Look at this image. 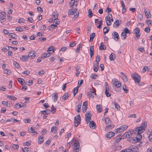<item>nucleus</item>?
I'll return each instance as SVG.
<instances>
[{"label":"nucleus","instance_id":"f03ea898","mask_svg":"<svg viewBox=\"0 0 152 152\" xmlns=\"http://www.w3.org/2000/svg\"><path fill=\"white\" fill-rule=\"evenodd\" d=\"M147 122L146 121H144L142 123L140 126L138 127L135 129V131L137 133H141L143 132L145 130V128L147 126Z\"/></svg>","mask_w":152,"mask_h":152},{"label":"nucleus","instance_id":"e433bc0d","mask_svg":"<svg viewBox=\"0 0 152 152\" xmlns=\"http://www.w3.org/2000/svg\"><path fill=\"white\" fill-rule=\"evenodd\" d=\"M55 95L53 96L54 102H55L57 100L58 98V94L57 93H54Z\"/></svg>","mask_w":152,"mask_h":152},{"label":"nucleus","instance_id":"a211bd4d","mask_svg":"<svg viewBox=\"0 0 152 152\" xmlns=\"http://www.w3.org/2000/svg\"><path fill=\"white\" fill-rule=\"evenodd\" d=\"M58 14L56 11L54 12L53 14V18H52L54 20H56V19L58 18Z\"/></svg>","mask_w":152,"mask_h":152},{"label":"nucleus","instance_id":"49530a36","mask_svg":"<svg viewBox=\"0 0 152 152\" xmlns=\"http://www.w3.org/2000/svg\"><path fill=\"white\" fill-rule=\"evenodd\" d=\"M104 120L106 124H109L110 123V120L109 118H105Z\"/></svg>","mask_w":152,"mask_h":152},{"label":"nucleus","instance_id":"2eb2a0df","mask_svg":"<svg viewBox=\"0 0 152 152\" xmlns=\"http://www.w3.org/2000/svg\"><path fill=\"white\" fill-rule=\"evenodd\" d=\"M99 68V63H96L93 66L94 70L95 72H97Z\"/></svg>","mask_w":152,"mask_h":152},{"label":"nucleus","instance_id":"f257e3e1","mask_svg":"<svg viewBox=\"0 0 152 152\" xmlns=\"http://www.w3.org/2000/svg\"><path fill=\"white\" fill-rule=\"evenodd\" d=\"M71 144L73 145L72 148L73 152H78L79 151L80 145L78 141H77L76 140H72L71 142H69L67 143V146L70 147Z\"/></svg>","mask_w":152,"mask_h":152},{"label":"nucleus","instance_id":"9b49d317","mask_svg":"<svg viewBox=\"0 0 152 152\" xmlns=\"http://www.w3.org/2000/svg\"><path fill=\"white\" fill-rule=\"evenodd\" d=\"M90 55L91 56V58L92 56L94 55V46L92 45L91 46L90 48Z\"/></svg>","mask_w":152,"mask_h":152},{"label":"nucleus","instance_id":"e2e57ef3","mask_svg":"<svg viewBox=\"0 0 152 152\" xmlns=\"http://www.w3.org/2000/svg\"><path fill=\"white\" fill-rule=\"evenodd\" d=\"M131 150L130 149H126L121 151V152H130Z\"/></svg>","mask_w":152,"mask_h":152},{"label":"nucleus","instance_id":"a878e982","mask_svg":"<svg viewBox=\"0 0 152 152\" xmlns=\"http://www.w3.org/2000/svg\"><path fill=\"white\" fill-rule=\"evenodd\" d=\"M109 89L108 88H106V89L105 90V94L107 97H109L111 96V94L109 93Z\"/></svg>","mask_w":152,"mask_h":152},{"label":"nucleus","instance_id":"13d9d810","mask_svg":"<svg viewBox=\"0 0 152 152\" xmlns=\"http://www.w3.org/2000/svg\"><path fill=\"white\" fill-rule=\"evenodd\" d=\"M99 25L97 26V28H101V26L102 25V20H100L99 21Z\"/></svg>","mask_w":152,"mask_h":152},{"label":"nucleus","instance_id":"2f4dec72","mask_svg":"<svg viewBox=\"0 0 152 152\" xmlns=\"http://www.w3.org/2000/svg\"><path fill=\"white\" fill-rule=\"evenodd\" d=\"M95 37V34L94 33H92L90 35V40L89 41H92Z\"/></svg>","mask_w":152,"mask_h":152},{"label":"nucleus","instance_id":"412c9836","mask_svg":"<svg viewBox=\"0 0 152 152\" xmlns=\"http://www.w3.org/2000/svg\"><path fill=\"white\" fill-rule=\"evenodd\" d=\"M82 48V45L80 44L77 46V47L76 49L75 50V51L77 53H78L81 50Z\"/></svg>","mask_w":152,"mask_h":152},{"label":"nucleus","instance_id":"1a4fd4ad","mask_svg":"<svg viewBox=\"0 0 152 152\" xmlns=\"http://www.w3.org/2000/svg\"><path fill=\"white\" fill-rule=\"evenodd\" d=\"M89 126L90 128L92 129H94L95 128V124L93 121H91L89 124Z\"/></svg>","mask_w":152,"mask_h":152},{"label":"nucleus","instance_id":"b1692460","mask_svg":"<svg viewBox=\"0 0 152 152\" xmlns=\"http://www.w3.org/2000/svg\"><path fill=\"white\" fill-rule=\"evenodd\" d=\"M39 140L38 143L39 144H40L42 143L43 141V137L42 136H40L39 137Z\"/></svg>","mask_w":152,"mask_h":152},{"label":"nucleus","instance_id":"dca6fc26","mask_svg":"<svg viewBox=\"0 0 152 152\" xmlns=\"http://www.w3.org/2000/svg\"><path fill=\"white\" fill-rule=\"evenodd\" d=\"M20 58L23 61H26L28 60V57L26 56H22L20 57Z\"/></svg>","mask_w":152,"mask_h":152},{"label":"nucleus","instance_id":"6e6552de","mask_svg":"<svg viewBox=\"0 0 152 152\" xmlns=\"http://www.w3.org/2000/svg\"><path fill=\"white\" fill-rule=\"evenodd\" d=\"M129 141L133 143L138 142L136 137H132L129 138Z\"/></svg>","mask_w":152,"mask_h":152},{"label":"nucleus","instance_id":"5701e85b","mask_svg":"<svg viewBox=\"0 0 152 152\" xmlns=\"http://www.w3.org/2000/svg\"><path fill=\"white\" fill-rule=\"evenodd\" d=\"M69 96H68V93H66L63 95L62 97V99L64 100L67 99L69 97Z\"/></svg>","mask_w":152,"mask_h":152},{"label":"nucleus","instance_id":"ea45409f","mask_svg":"<svg viewBox=\"0 0 152 152\" xmlns=\"http://www.w3.org/2000/svg\"><path fill=\"white\" fill-rule=\"evenodd\" d=\"M81 103H79L77 108V112H79L80 111V109L81 108Z\"/></svg>","mask_w":152,"mask_h":152},{"label":"nucleus","instance_id":"39448f33","mask_svg":"<svg viewBox=\"0 0 152 152\" xmlns=\"http://www.w3.org/2000/svg\"><path fill=\"white\" fill-rule=\"evenodd\" d=\"M114 85V86L117 88H119L121 86V83L119 82L116 81L115 79L113 80L111 82Z\"/></svg>","mask_w":152,"mask_h":152},{"label":"nucleus","instance_id":"72a5a7b5","mask_svg":"<svg viewBox=\"0 0 152 152\" xmlns=\"http://www.w3.org/2000/svg\"><path fill=\"white\" fill-rule=\"evenodd\" d=\"M100 105H96L97 110L99 113L101 112L102 110V108L100 107Z\"/></svg>","mask_w":152,"mask_h":152},{"label":"nucleus","instance_id":"4c0bfd02","mask_svg":"<svg viewBox=\"0 0 152 152\" xmlns=\"http://www.w3.org/2000/svg\"><path fill=\"white\" fill-rule=\"evenodd\" d=\"M12 148L14 149H18L19 148V146L17 144H13L12 145Z\"/></svg>","mask_w":152,"mask_h":152},{"label":"nucleus","instance_id":"774afa93","mask_svg":"<svg viewBox=\"0 0 152 152\" xmlns=\"http://www.w3.org/2000/svg\"><path fill=\"white\" fill-rule=\"evenodd\" d=\"M150 28L148 27H146L145 29V31L147 33L149 32L150 31Z\"/></svg>","mask_w":152,"mask_h":152},{"label":"nucleus","instance_id":"5fc2aeb1","mask_svg":"<svg viewBox=\"0 0 152 152\" xmlns=\"http://www.w3.org/2000/svg\"><path fill=\"white\" fill-rule=\"evenodd\" d=\"M134 31L135 34H138L140 32V30L139 28H137L134 30Z\"/></svg>","mask_w":152,"mask_h":152},{"label":"nucleus","instance_id":"0eeeda50","mask_svg":"<svg viewBox=\"0 0 152 152\" xmlns=\"http://www.w3.org/2000/svg\"><path fill=\"white\" fill-rule=\"evenodd\" d=\"M28 56V57H30L31 58H34L36 56L34 51H31L29 53Z\"/></svg>","mask_w":152,"mask_h":152},{"label":"nucleus","instance_id":"cd10ccee","mask_svg":"<svg viewBox=\"0 0 152 152\" xmlns=\"http://www.w3.org/2000/svg\"><path fill=\"white\" fill-rule=\"evenodd\" d=\"M127 132L129 134V137H132V135L134 134L135 133V132L134 131L132 130V129L129 130Z\"/></svg>","mask_w":152,"mask_h":152},{"label":"nucleus","instance_id":"09e8293b","mask_svg":"<svg viewBox=\"0 0 152 152\" xmlns=\"http://www.w3.org/2000/svg\"><path fill=\"white\" fill-rule=\"evenodd\" d=\"M130 149L131 151L137 152L138 151V148L136 146L134 147V148Z\"/></svg>","mask_w":152,"mask_h":152},{"label":"nucleus","instance_id":"4d7b16f0","mask_svg":"<svg viewBox=\"0 0 152 152\" xmlns=\"http://www.w3.org/2000/svg\"><path fill=\"white\" fill-rule=\"evenodd\" d=\"M87 95L89 99H90L91 98H93L94 97L93 95L91 93H90L89 92L87 93Z\"/></svg>","mask_w":152,"mask_h":152},{"label":"nucleus","instance_id":"20e7f679","mask_svg":"<svg viewBox=\"0 0 152 152\" xmlns=\"http://www.w3.org/2000/svg\"><path fill=\"white\" fill-rule=\"evenodd\" d=\"M91 115L90 113L89 112H87L85 115L86 121L87 123H88L91 120Z\"/></svg>","mask_w":152,"mask_h":152},{"label":"nucleus","instance_id":"69168bd1","mask_svg":"<svg viewBox=\"0 0 152 152\" xmlns=\"http://www.w3.org/2000/svg\"><path fill=\"white\" fill-rule=\"evenodd\" d=\"M76 45V43L75 42H71L69 44V46L71 47H73Z\"/></svg>","mask_w":152,"mask_h":152},{"label":"nucleus","instance_id":"6ab92c4d","mask_svg":"<svg viewBox=\"0 0 152 152\" xmlns=\"http://www.w3.org/2000/svg\"><path fill=\"white\" fill-rule=\"evenodd\" d=\"M121 77L123 80L125 82H127V77L125 74H124L123 72H121Z\"/></svg>","mask_w":152,"mask_h":152},{"label":"nucleus","instance_id":"c756f323","mask_svg":"<svg viewBox=\"0 0 152 152\" xmlns=\"http://www.w3.org/2000/svg\"><path fill=\"white\" fill-rule=\"evenodd\" d=\"M111 18H112V15L111 14H109L107 17H106L105 20L107 21L111 20Z\"/></svg>","mask_w":152,"mask_h":152},{"label":"nucleus","instance_id":"a19ab883","mask_svg":"<svg viewBox=\"0 0 152 152\" xmlns=\"http://www.w3.org/2000/svg\"><path fill=\"white\" fill-rule=\"evenodd\" d=\"M88 13V17L90 18H91L93 16V14L92 13V10L91 9H89Z\"/></svg>","mask_w":152,"mask_h":152},{"label":"nucleus","instance_id":"c9c22d12","mask_svg":"<svg viewBox=\"0 0 152 152\" xmlns=\"http://www.w3.org/2000/svg\"><path fill=\"white\" fill-rule=\"evenodd\" d=\"M121 37L122 39H125L126 37V34L124 32H122L121 34Z\"/></svg>","mask_w":152,"mask_h":152},{"label":"nucleus","instance_id":"8fccbe9b","mask_svg":"<svg viewBox=\"0 0 152 152\" xmlns=\"http://www.w3.org/2000/svg\"><path fill=\"white\" fill-rule=\"evenodd\" d=\"M126 88V85H124L123 86V90L126 93H128V90Z\"/></svg>","mask_w":152,"mask_h":152},{"label":"nucleus","instance_id":"f3484780","mask_svg":"<svg viewBox=\"0 0 152 152\" xmlns=\"http://www.w3.org/2000/svg\"><path fill=\"white\" fill-rule=\"evenodd\" d=\"M115 55L113 53H112L109 56V58L110 60L113 61L115 59Z\"/></svg>","mask_w":152,"mask_h":152},{"label":"nucleus","instance_id":"680f3d73","mask_svg":"<svg viewBox=\"0 0 152 152\" xmlns=\"http://www.w3.org/2000/svg\"><path fill=\"white\" fill-rule=\"evenodd\" d=\"M52 51V53L54 51L53 49V47L52 46L49 47L48 50V51Z\"/></svg>","mask_w":152,"mask_h":152},{"label":"nucleus","instance_id":"f704fd0d","mask_svg":"<svg viewBox=\"0 0 152 152\" xmlns=\"http://www.w3.org/2000/svg\"><path fill=\"white\" fill-rule=\"evenodd\" d=\"M114 125H107L106 126L105 128V129L107 130H109L112 129V128L114 127Z\"/></svg>","mask_w":152,"mask_h":152},{"label":"nucleus","instance_id":"c03bdc74","mask_svg":"<svg viewBox=\"0 0 152 152\" xmlns=\"http://www.w3.org/2000/svg\"><path fill=\"white\" fill-rule=\"evenodd\" d=\"M109 31L108 28H107L106 27H104L103 29L104 34H105L106 33H107Z\"/></svg>","mask_w":152,"mask_h":152},{"label":"nucleus","instance_id":"37998d69","mask_svg":"<svg viewBox=\"0 0 152 152\" xmlns=\"http://www.w3.org/2000/svg\"><path fill=\"white\" fill-rule=\"evenodd\" d=\"M75 125L76 127L78 126V125L80 123V121H75L74 120Z\"/></svg>","mask_w":152,"mask_h":152},{"label":"nucleus","instance_id":"f8f14e48","mask_svg":"<svg viewBox=\"0 0 152 152\" xmlns=\"http://www.w3.org/2000/svg\"><path fill=\"white\" fill-rule=\"evenodd\" d=\"M18 81L22 85H24L25 82L24 80L22 78H19L18 79Z\"/></svg>","mask_w":152,"mask_h":152},{"label":"nucleus","instance_id":"58836bf2","mask_svg":"<svg viewBox=\"0 0 152 152\" xmlns=\"http://www.w3.org/2000/svg\"><path fill=\"white\" fill-rule=\"evenodd\" d=\"M10 49L9 46H6L5 47L2 49V50L4 52H6L7 50H9Z\"/></svg>","mask_w":152,"mask_h":152},{"label":"nucleus","instance_id":"473e14b6","mask_svg":"<svg viewBox=\"0 0 152 152\" xmlns=\"http://www.w3.org/2000/svg\"><path fill=\"white\" fill-rule=\"evenodd\" d=\"M116 132L117 133L122 132L124 131L123 129H122L121 126H120L117 129H116Z\"/></svg>","mask_w":152,"mask_h":152},{"label":"nucleus","instance_id":"864d4df0","mask_svg":"<svg viewBox=\"0 0 152 152\" xmlns=\"http://www.w3.org/2000/svg\"><path fill=\"white\" fill-rule=\"evenodd\" d=\"M114 104L115 108L117 109L118 110H119L120 109L119 106L116 103H114Z\"/></svg>","mask_w":152,"mask_h":152},{"label":"nucleus","instance_id":"a18cd8bd","mask_svg":"<svg viewBox=\"0 0 152 152\" xmlns=\"http://www.w3.org/2000/svg\"><path fill=\"white\" fill-rule=\"evenodd\" d=\"M4 72L5 74L7 75H10L11 74V71L8 69H5L4 70Z\"/></svg>","mask_w":152,"mask_h":152},{"label":"nucleus","instance_id":"3c124183","mask_svg":"<svg viewBox=\"0 0 152 152\" xmlns=\"http://www.w3.org/2000/svg\"><path fill=\"white\" fill-rule=\"evenodd\" d=\"M9 36L12 38L16 39L17 37L14 34H12V33L10 34Z\"/></svg>","mask_w":152,"mask_h":152},{"label":"nucleus","instance_id":"338daca9","mask_svg":"<svg viewBox=\"0 0 152 152\" xmlns=\"http://www.w3.org/2000/svg\"><path fill=\"white\" fill-rule=\"evenodd\" d=\"M54 22L55 23L56 25H58L60 23V21L58 19V18L56 19V20H54Z\"/></svg>","mask_w":152,"mask_h":152},{"label":"nucleus","instance_id":"423d86ee","mask_svg":"<svg viewBox=\"0 0 152 152\" xmlns=\"http://www.w3.org/2000/svg\"><path fill=\"white\" fill-rule=\"evenodd\" d=\"M113 38L114 39L115 41H118V39L119 35L118 33L114 32L112 34Z\"/></svg>","mask_w":152,"mask_h":152},{"label":"nucleus","instance_id":"603ef678","mask_svg":"<svg viewBox=\"0 0 152 152\" xmlns=\"http://www.w3.org/2000/svg\"><path fill=\"white\" fill-rule=\"evenodd\" d=\"M25 20L23 18L19 19L18 20V22L19 23H24Z\"/></svg>","mask_w":152,"mask_h":152},{"label":"nucleus","instance_id":"393cba45","mask_svg":"<svg viewBox=\"0 0 152 152\" xmlns=\"http://www.w3.org/2000/svg\"><path fill=\"white\" fill-rule=\"evenodd\" d=\"M103 43L102 42L101 43V45L99 46V49L101 50H104L106 49V46L105 45H103Z\"/></svg>","mask_w":152,"mask_h":152},{"label":"nucleus","instance_id":"9d476101","mask_svg":"<svg viewBox=\"0 0 152 152\" xmlns=\"http://www.w3.org/2000/svg\"><path fill=\"white\" fill-rule=\"evenodd\" d=\"M115 133L113 132H109L107 135V137L109 139L110 138L114 136Z\"/></svg>","mask_w":152,"mask_h":152},{"label":"nucleus","instance_id":"ddd939ff","mask_svg":"<svg viewBox=\"0 0 152 152\" xmlns=\"http://www.w3.org/2000/svg\"><path fill=\"white\" fill-rule=\"evenodd\" d=\"M41 113L43 115L49 114L51 112V111L49 110L46 109L44 111H41Z\"/></svg>","mask_w":152,"mask_h":152},{"label":"nucleus","instance_id":"bf43d9fd","mask_svg":"<svg viewBox=\"0 0 152 152\" xmlns=\"http://www.w3.org/2000/svg\"><path fill=\"white\" fill-rule=\"evenodd\" d=\"M100 60V56L98 55L96 57V61L97 62L96 63H98Z\"/></svg>","mask_w":152,"mask_h":152},{"label":"nucleus","instance_id":"4468645a","mask_svg":"<svg viewBox=\"0 0 152 152\" xmlns=\"http://www.w3.org/2000/svg\"><path fill=\"white\" fill-rule=\"evenodd\" d=\"M50 53L49 52L48 53H43L42 56V58L43 59L47 57H48L50 56Z\"/></svg>","mask_w":152,"mask_h":152},{"label":"nucleus","instance_id":"7ed1b4c3","mask_svg":"<svg viewBox=\"0 0 152 152\" xmlns=\"http://www.w3.org/2000/svg\"><path fill=\"white\" fill-rule=\"evenodd\" d=\"M132 77L133 78L135 83H139L140 82L141 77L137 74L133 73L132 75Z\"/></svg>","mask_w":152,"mask_h":152},{"label":"nucleus","instance_id":"052dcab7","mask_svg":"<svg viewBox=\"0 0 152 152\" xmlns=\"http://www.w3.org/2000/svg\"><path fill=\"white\" fill-rule=\"evenodd\" d=\"M23 29L21 27H17L16 28V30L17 31H23Z\"/></svg>","mask_w":152,"mask_h":152},{"label":"nucleus","instance_id":"7c9ffc66","mask_svg":"<svg viewBox=\"0 0 152 152\" xmlns=\"http://www.w3.org/2000/svg\"><path fill=\"white\" fill-rule=\"evenodd\" d=\"M128 137L129 138L130 137H129V134L127 132L124 133V134L121 137V138H123V139H125Z\"/></svg>","mask_w":152,"mask_h":152},{"label":"nucleus","instance_id":"bb28decb","mask_svg":"<svg viewBox=\"0 0 152 152\" xmlns=\"http://www.w3.org/2000/svg\"><path fill=\"white\" fill-rule=\"evenodd\" d=\"M78 86H77L75 88H74L73 89V93L74 96L77 93L78 91Z\"/></svg>","mask_w":152,"mask_h":152},{"label":"nucleus","instance_id":"de8ad7c7","mask_svg":"<svg viewBox=\"0 0 152 152\" xmlns=\"http://www.w3.org/2000/svg\"><path fill=\"white\" fill-rule=\"evenodd\" d=\"M144 12L145 13L147 18H148L149 16V14H150V12L146 10H144Z\"/></svg>","mask_w":152,"mask_h":152},{"label":"nucleus","instance_id":"6e6d98bb","mask_svg":"<svg viewBox=\"0 0 152 152\" xmlns=\"http://www.w3.org/2000/svg\"><path fill=\"white\" fill-rule=\"evenodd\" d=\"M80 116L79 115H77L74 118L75 121H80Z\"/></svg>","mask_w":152,"mask_h":152},{"label":"nucleus","instance_id":"79ce46f5","mask_svg":"<svg viewBox=\"0 0 152 152\" xmlns=\"http://www.w3.org/2000/svg\"><path fill=\"white\" fill-rule=\"evenodd\" d=\"M23 105H21L20 104H19L18 103L16 104L15 105V107L16 109H19L22 107H23Z\"/></svg>","mask_w":152,"mask_h":152},{"label":"nucleus","instance_id":"4be33fe9","mask_svg":"<svg viewBox=\"0 0 152 152\" xmlns=\"http://www.w3.org/2000/svg\"><path fill=\"white\" fill-rule=\"evenodd\" d=\"M119 25L120 24H119V20H117L115 22L113 26L114 27L116 28L118 27Z\"/></svg>","mask_w":152,"mask_h":152},{"label":"nucleus","instance_id":"0e129e2a","mask_svg":"<svg viewBox=\"0 0 152 152\" xmlns=\"http://www.w3.org/2000/svg\"><path fill=\"white\" fill-rule=\"evenodd\" d=\"M57 127H56L55 126V127H53L51 128V131L52 132H53L54 131L55 132L57 131Z\"/></svg>","mask_w":152,"mask_h":152},{"label":"nucleus","instance_id":"c85d7f7f","mask_svg":"<svg viewBox=\"0 0 152 152\" xmlns=\"http://www.w3.org/2000/svg\"><path fill=\"white\" fill-rule=\"evenodd\" d=\"M7 98L10 99H11L13 100L14 101H15L17 99V98L12 95H7Z\"/></svg>","mask_w":152,"mask_h":152},{"label":"nucleus","instance_id":"aec40b11","mask_svg":"<svg viewBox=\"0 0 152 152\" xmlns=\"http://www.w3.org/2000/svg\"><path fill=\"white\" fill-rule=\"evenodd\" d=\"M136 137L137 140L138 142H139L142 138V136L140 134V133H137V134Z\"/></svg>","mask_w":152,"mask_h":152}]
</instances>
